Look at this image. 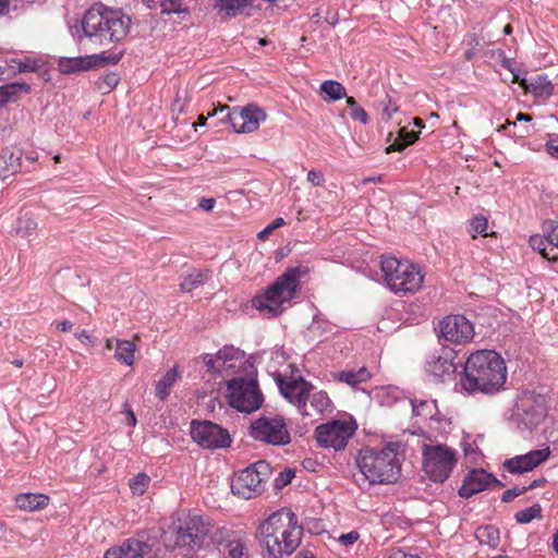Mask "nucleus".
Masks as SVG:
<instances>
[{
  "label": "nucleus",
  "instance_id": "f257e3e1",
  "mask_svg": "<svg viewBox=\"0 0 558 558\" xmlns=\"http://www.w3.org/2000/svg\"><path fill=\"white\" fill-rule=\"evenodd\" d=\"M229 530L218 526L199 510L177 511V557L203 558L201 551L227 541Z\"/></svg>",
  "mask_w": 558,
  "mask_h": 558
},
{
  "label": "nucleus",
  "instance_id": "f03ea898",
  "mask_svg": "<svg viewBox=\"0 0 558 558\" xmlns=\"http://www.w3.org/2000/svg\"><path fill=\"white\" fill-rule=\"evenodd\" d=\"M506 380L504 359L493 350H478L466 359L458 386L466 396H492L504 389Z\"/></svg>",
  "mask_w": 558,
  "mask_h": 558
},
{
  "label": "nucleus",
  "instance_id": "7ed1b4c3",
  "mask_svg": "<svg viewBox=\"0 0 558 558\" xmlns=\"http://www.w3.org/2000/svg\"><path fill=\"white\" fill-rule=\"evenodd\" d=\"M303 529L298 524L296 514L282 508L260 522L257 538L268 555L281 558L291 555L301 544Z\"/></svg>",
  "mask_w": 558,
  "mask_h": 558
},
{
  "label": "nucleus",
  "instance_id": "20e7f679",
  "mask_svg": "<svg viewBox=\"0 0 558 558\" xmlns=\"http://www.w3.org/2000/svg\"><path fill=\"white\" fill-rule=\"evenodd\" d=\"M130 25L131 19L128 15L102 3L92 5L81 20L82 36L100 46L125 38Z\"/></svg>",
  "mask_w": 558,
  "mask_h": 558
},
{
  "label": "nucleus",
  "instance_id": "39448f33",
  "mask_svg": "<svg viewBox=\"0 0 558 558\" xmlns=\"http://www.w3.org/2000/svg\"><path fill=\"white\" fill-rule=\"evenodd\" d=\"M310 274L305 265L289 267L275 282L267 288L264 294L253 299V305L259 312L269 316H278L283 305L295 298L300 279Z\"/></svg>",
  "mask_w": 558,
  "mask_h": 558
},
{
  "label": "nucleus",
  "instance_id": "423d86ee",
  "mask_svg": "<svg viewBox=\"0 0 558 558\" xmlns=\"http://www.w3.org/2000/svg\"><path fill=\"white\" fill-rule=\"evenodd\" d=\"M310 274L305 265L289 267L275 282L267 288L264 294L253 299V305L259 312L269 316H278L283 305L295 298L300 279Z\"/></svg>",
  "mask_w": 558,
  "mask_h": 558
},
{
  "label": "nucleus",
  "instance_id": "0eeeda50",
  "mask_svg": "<svg viewBox=\"0 0 558 558\" xmlns=\"http://www.w3.org/2000/svg\"><path fill=\"white\" fill-rule=\"evenodd\" d=\"M398 444H389L380 450L364 448L360 451L357 466L371 484L395 483L400 476L401 464Z\"/></svg>",
  "mask_w": 558,
  "mask_h": 558
},
{
  "label": "nucleus",
  "instance_id": "6e6552de",
  "mask_svg": "<svg viewBox=\"0 0 558 558\" xmlns=\"http://www.w3.org/2000/svg\"><path fill=\"white\" fill-rule=\"evenodd\" d=\"M380 269L387 287L395 293H414L422 287L424 277L421 270L410 262L383 256Z\"/></svg>",
  "mask_w": 558,
  "mask_h": 558
},
{
  "label": "nucleus",
  "instance_id": "1a4fd4ad",
  "mask_svg": "<svg viewBox=\"0 0 558 558\" xmlns=\"http://www.w3.org/2000/svg\"><path fill=\"white\" fill-rule=\"evenodd\" d=\"M422 454L423 470L436 483L446 481L457 463V451L442 444L424 445Z\"/></svg>",
  "mask_w": 558,
  "mask_h": 558
},
{
  "label": "nucleus",
  "instance_id": "9d476101",
  "mask_svg": "<svg viewBox=\"0 0 558 558\" xmlns=\"http://www.w3.org/2000/svg\"><path fill=\"white\" fill-rule=\"evenodd\" d=\"M229 404L243 413L257 411L264 397L254 378L235 377L227 383Z\"/></svg>",
  "mask_w": 558,
  "mask_h": 558
},
{
  "label": "nucleus",
  "instance_id": "9b49d317",
  "mask_svg": "<svg viewBox=\"0 0 558 558\" xmlns=\"http://www.w3.org/2000/svg\"><path fill=\"white\" fill-rule=\"evenodd\" d=\"M271 468L266 461H258L242 470L232 481L231 490L244 499L260 495L270 477Z\"/></svg>",
  "mask_w": 558,
  "mask_h": 558
},
{
  "label": "nucleus",
  "instance_id": "f8f14e48",
  "mask_svg": "<svg viewBox=\"0 0 558 558\" xmlns=\"http://www.w3.org/2000/svg\"><path fill=\"white\" fill-rule=\"evenodd\" d=\"M250 436L272 446H286L291 442L286 420L279 414H262L254 420L250 426Z\"/></svg>",
  "mask_w": 558,
  "mask_h": 558
},
{
  "label": "nucleus",
  "instance_id": "ddd939ff",
  "mask_svg": "<svg viewBox=\"0 0 558 558\" xmlns=\"http://www.w3.org/2000/svg\"><path fill=\"white\" fill-rule=\"evenodd\" d=\"M190 434L195 442L206 449L227 448L232 441L227 429L210 421H192Z\"/></svg>",
  "mask_w": 558,
  "mask_h": 558
},
{
  "label": "nucleus",
  "instance_id": "4468645a",
  "mask_svg": "<svg viewBox=\"0 0 558 558\" xmlns=\"http://www.w3.org/2000/svg\"><path fill=\"white\" fill-rule=\"evenodd\" d=\"M355 428L356 425L353 422L331 421L317 426L315 437L319 446L341 450L353 436Z\"/></svg>",
  "mask_w": 558,
  "mask_h": 558
},
{
  "label": "nucleus",
  "instance_id": "2eb2a0df",
  "mask_svg": "<svg viewBox=\"0 0 558 558\" xmlns=\"http://www.w3.org/2000/svg\"><path fill=\"white\" fill-rule=\"evenodd\" d=\"M281 395L293 405L303 416H312V412L307 409V397L315 387L304 378H290L277 380Z\"/></svg>",
  "mask_w": 558,
  "mask_h": 558
},
{
  "label": "nucleus",
  "instance_id": "dca6fc26",
  "mask_svg": "<svg viewBox=\"0 0 558 558\" xmlns=\"http://www.w3.org/2000/svg\"><path fill=\"white\" fill-rule=\"evenodd\" d=\"M226 119L236 133H251L259 128L260 122L266 120V113L255 105H247L242 108L227 110Z\"/></svg>",
  "mask_w": 558,
  "mask_h": 558
},
{
  "label": "nucleus",
  "instance_id": "f3484780",
  "mask_svg": "<svg viewBox=\"0 0 558 558\" xmlns=\"http://www.w3.org/2000/svg\"><path fill=\"white\" fill-rule=\"evenodd\" d=\"M243 354L240 349L233 345H225L216 354L207 353L202 355L201 359L208 373L225 377L235 367L234 362L242 360Z\"/></svg>",
  "mask_w": 558,
  "mask_h": 558
},
{
  "label": "nucleus",
  "instance_id": "a211bd4d",
  "mask_svg": "<svg viewBox=\"0 0 558 558\" xmlns=\"http://www.w3.org/2000/svg\"><path fill=\"white\" fill-rule=\"evenodd\" d=\"M439 327L441 337L451 343H466L474 336L473 325L462 315L445 317Z\"/></svg>",
  "mask_w": 558,
  "mask_h": 558
},
{
  "label": "nucleus",
  "instance_id": "6ab92c4d",
  "mask_svg": "<svg viewBox=\"0 0 558 558\" xmlns=\"http://www.w3.org/2000/svg\"><path fill=\"white\" fill-rule=\"evenodd\" d=\"M517 408L526 424L538 425L546 416L547 401L542 393L523 391L517 400Z\"/></svg>",
  "mask_w": 558,
  "mask_h": 558
},
{
  "label": "nucleus",
  "instance_id": "aec40b11",
  "mask_svg": "<svg viewBox=\"0 0 558 558\" xmlns=\"http://www.w3.org/2000/svg\"><path fill=\"white\" fill-rule=\"evenodd\" d=\"M105 558H155V554L148 543L132 537L118 547L109 548Z\"/></svg>",
  "mask_w": 558,
  "mask_h": 558
},
{
  "label": "nucleus",
  "instance_id": "412c9836",
  "mask_svg": "<svg viewBox=\"0 0 558 558\" xmlns=\"http://www.w3.org/2000/svg\"><path fill=\"white\" fill-rule=\"evenodd\" d=\"M502 484L493 475L484 470H472L463 481L462 486L459 489V495L463 498H470L473 495L481 493L487 488L490 484Z\"/></svg>",
  "mask_w": 558,
  "mask_h": 558
},
{
  "label": "nucleus",
  "instance_id": "4be33fe9",
  "mask_svg": "<svg viewBox=\"0 0 558 558\" xmlns=\"http://www.w3.org/2000/svg\"><path fill=\"white\" fill-rule=\"evenodd\" d=\"M549 448L532 450L525 454L517 456L505 462V468L510 473H524L532 471L549 457Z\"/></svg>",
  "mask_w": 558,
  "mask_h": 558
},
{
  "label": "nucleus",
  "instance_id": "5701e85b",
  "mask_svg": "<svg viewBox=\"0 0 558 558\" xmlns=\"http://www.w3.org/2000/svg\"><path fill=\"white\" fill-rule=\"evenodd\" d=\"M426 372L435 383L450 379L457 372V366L449 356L433 355L426 362Z\"/></svg>",
  "mask_w": 558,
  "mask_h": 558
},
{
  "label": "nucleus",
  "instance_id": "b1692460",
  "mask_svg": "<svg viewBox=\"0 0 558 558\" xmlns=\"http://www.w3.org/2000/svg\"><path fill=\"white\" fill-rule=\"evenodd\" d=\"M213 9L222 20L233 19L248 8H252L255 0H209Z\"/></svg>",
  "mask_w": 558,
  "mask_h": 558
},
{
  "label": "nucleus",
  "instance_id": "393cba45",
  "mask_svg": "<svg viewBox=\"0 0 558 558\" xmlns=\"http://www.w3.org/2000/svg\"><path fill=\"white\" fill-rule=\"evenodd\" d=\"M102 61L98 59L97 56H86V57H73L66 58L62 57L58 61V69L63 74H71L81 71H88Z\"/></svg>",
  "mask_w": 558,
  "mask_h": 558
},
{
  "label": "nucleus",
  "instance_id": "a878e982",
  "mask_svg": "<svg viewBox=\"0 0 558 558\" xmlns=\"http://www.w3.org/2000/svg\"><path fill=\"white\" fill-rule=\"evenodd\" d=\"M22 151L19 148H5L0 153V178L7 179L21 169Z\"/></svg>",
  "mask_w": 558,
  "mask_h": 558
},
{
  "label": "nucleus",
  "instance_id": "bb28decb",
  "mask_svg": "<svg viewBox=\"0 0 558 558\" xmlns=\"http://www.w3.org/2000/svg\"><path fill=\"white\" fill-rule=\"evenodd\" d=\"M525 93H531L537 98L548 99L554 92V85L544 75H537L536 77L527 81L525 78H521L518 83Z\"/></svg>",
  "mask_w": 558,
  "mask_h": 558
},
{
  "label": "nucleus",
  "instance_id": "cd10ccee",
  "mask_svg": "<svg viewBox=\"0 0 558 558\" xmlns=\"http://www.w3.org/2000/svg\"><path fill=\"white\" fill-rule=\"evenodd\" d=\"M38 227L35 214L29 209H21L16 218L14 230L22 238L32 235Z\"/></svg>",
  "mask_w": 558,
  "mask_h": 558
},
{
  "label": "nucleus",
  "instance_id": "c85d7f7f",
  "mask_svg": "<svg viewBox=\"0 0 558 558\" xmlns=\"http://www.w3.org/2000/svg\"><path fill=\"white\" fill-rule=\"evenodd\" d=\"M15 504L22 510L35 511L47 507L49 497L44 494H21L16 496Z\"/></svg>",
  "mask_w": 558,
  "mask_h": 558
},
{
  "label": "nucleus",
  "instance_id": "c756f323",
  "mask_svg": "<svg viewBox=\"0 0 558 558\" xmlns=\"http://www.w3.org/2000/svg\"><path fill=\"white\" fill-rule=\"evenodd\" d=\"M208 279V272L201 269H192L186 275L182 276V281L179 287L182 292H191L194 289L203 286Z\"/></svg>",
  "mask_w": 558,
  "mask_h": 558
},
{
  "label": "nucleus",
  "instance_id": "7c9ffc66",
  "mask_svg": "<svg viewBox=\"0 0 558 558\" xmlns=\"http://www.w3.org/2000/svg\"><path fill=\"white\" fill-rule=\"evenodd\" d=\"M31 87L24 83H10L0 86V108L17 99L21 93H28Z\"/></svg>",
  "mask_w": 558,
  "mask_h": 558
},
{
  "label": "nucleus",
  "instance_id": "2f4dec72",
  "mask_svg": "<svg viewBox=\"0 0 558 558\" xmlns=\"http://www.w3.org/2000/svg\"><path fill=\"white\" fill-rule=\"evenodd\" d=\"M320 92L324 94L323 99L327 102L337 101L342 98H347V92L344 86L333 80H327L322 83Z\"/></svg>",
  "mask_w": 558,
  "mask_h": 558
},
{
  "label": "nucleus",
  "instance_id": "473e14b6",
  "mask_svg": "<svg viewBox=\"0 0 558 558\" xmlns=\"http://www.w3.org/2000/svg\"><path fill=\"white\" fill-rule=\"evenodd\" d=\"M8 68L17 70L19 72H35L38 69V63L36 60L31 58H25L24 60L11 59L10 61H5L4 64H0V80L5 77Z\"/></svg>",
  "mask_w": 558,
  "mask_h": 558
},
{
  "label": "nucleus",
  "instance_id": "72a5a7b5",
  "mask_svg": "<svg viewBox=\"0 0 558 558\" xmlns=\"http://www.w3.org/2000/svg\"><path fill=\"white\" fill-rule=\"evenodd\" d=\"M371 378V373L366 367H361L359 369H344L339 373L338 379L342 383H345L352 387L357 384L365 383Z\"/></svg>",
  "mask_w": 558,
  "mask_h": 558
},
{
  "label": "nucleus",
  "instance_id": "f704fd0d",
  "mask_svg": "<svg viewBox=\"0 0 558 558\" xmlns=\"http://www.w3.org/2000/svg\"><path fill=\"white\" fill-rule=\"evenodd\" d=\"M134 353H135V344L130 340H117V348L114 357L128 365L132 366L134 364Z\"/></svg>",
  "mask_w": 558,
  "mask_h": 558
},
{
  "label": "nucleus",
  "instance_id": "c9c22d12",
  "mask_svg": "<svg viewBox=\"0 0 558 558\" xmlns=\"http://www.w3.org/2000/svg\"><path fill=\"white\" fill-rule=\"evenodd\" d=\"M475 537L481 544L496 548L499 544V530L494 525L480 526L475 531Z\"/></svg>",
  "mask_w": 558,
  "mask_h": 558
},
{
  "label": "nucleus",
  "instance_id": "e433bc0d",
  "mask_svg": "<svg viewBox=\"0 0 558 558\" xmlns=\"http://www.w3.org/2000/svg\"><path fill=\"white\" fill-rule=\"evenodd\" d=\"M307 400H310L312 415L323 414L331 405V401H330L328 395L324 390H319V391L313 390L310 393V396L307 397Z\"/></svg>",
  "mask_w": 558,
  "mask_h": 558
},
{
  "label": "nucleus",
  "instance_id": "4c0bfd02",
  "mask_svg": "<svg viewBox=\"0 0 558 558\" xmlns=\"http://www.w3.org/2000/svg\"><path fill=\"white\" fill-rule=\"evenodd\" d=\"M417 140V133L411 131H407L405 129H401L399 132V136L396 141L386 148V151L389 154L391 151H401L408 145L414 143Z\"/></svg>",
  "mask_w": 558,
  "mask_h": 558
},
{
  "label": "nucleus",
  "instance_id": "58836bf2",
  "mask_svg": "<svg viewBox=\"0 0 558 558\" xmlns=\"http://www.w3.org/2000/svg\"><path fill=\"white\" fill-rule=\"evenodd\" d=\"M174 384V367L170 368L165 376L156 383L155 395L160 400H166L170 395V388Z\"/></svg>",
  "mask_w": 558,
  "mask_h": 558
},
{
  "label": "nucleus",
  "instance_id": "ea45409f",
  "mask_svg": "<svg viewBox=\"0 0 558 558\" xmlns=\"http://www.w3.org/2000/svg\"><path fill=\"white\" fill-rule=\"evenodd\" d=\"M412 412L416 416H423L425 418L433 417L437 407L433 400H411Z\"/></svg>",
  "mask_w": 558,
  "mask_h": 558
},
{
  "label": "nucleus",
  "instance_id": "a19ab883",
  "mask_svg": "<svg viewBox=\"0 0 558 558\" xmlns=\"http://www.w3.org/2000/svg\"><path fill=\"white\" fill-rule=\"evenodd\" d=\"M225 110H229V107L227 105L219 106V108H216L211 112H208L207 117H205L204 114H199L198 120L196 122H191L187 119H185L181 121V129L186 128L190 131V133H196L197 126L205 125L208 117H214L215 114H217L218 111L223 112Z\"/></svg>",
  "mask_w": 558,
  "mask_h": 558
},
{
  "label": "nucleus",
  "instance_id": "79ce46f5",
  "mask_svg": "<svg viewBox=\"0 0 558 558\" xmlns=\"http://www.w3.org/2000/svg\"><path fill=\"white\" fill-rule=\"evenodd\" d=\"M228 555L225 558H248L247 548L240 539H231L226 544Z\"/></svg>",
  "mask_w": 558,
  "mask_h": 558
},
{
  "label": "nucleus",
  "instance_id": "37998d69",
  "mask_svg": "<svg viewBox=\"0 0 558 558\" xmlns=\"http://www.w3.org/2000/svg\"><path fill=\"white\" fill-rule=\"evenodd\" d=\"M149 483L150 477L148 475L138 473L130 480L129 486L134 495L142 496L148 488Z\"/></svg>",
  "mask_w": 558,
  "mask_h": 558
},
{
  "label": "nucleus",
  "instance_id": "c03bdc74",
  "mask_svg": "<svg viewBox=\"0 0 558 558\" xmlns=\"http://www.w3.org/2000/svg\"><path fill=\"white\" fill-rule=\"evenodd\" d=\"M541 506L536 504L521 511H518L514 518L518 523L525 524L531 522L533 519L541 517Z\"/></svg>",
  "mask_w": 558,
  "mask_h": 558
},
{
  "label": "nucleus",
  "instance_id": "a18cd8bd",
  "mask_svg": "<svg viewBox=\"0 0 558 558\" xmlns=\"http://www.w3.org/2000/svg\"><path fill=\"white\" fill-rule=\"evenodd\" d=\"M120 77L117 73H108L96 82L97 88L102 94L110 93L119 83Z\"/></svg>",
  "mask_w": 558,
  "mask_h": 558
},
{
  "label": "nucleus",
  "instance_id": "49530a36",
  "mask_svg": "<svg viewBox=\"0 0 558 558\" xmlns=\"http://www.w3.org/2000/svg\"><path fill=\"white\" fill-rule=\"evenodd\" d=\"M347 105L351 109L350 116L353 120L360 121L363 124L368 122V116L366 111L357 105L354 97H347Z\"/></svg>",
  "mask_w": 558,
  "mask_h": 558
},
{
  "label": "nucleus",
  "instance_id": "de8ad7c7",
  "mask_svg": "<svg viewBox=\"0 0 558 558\" xmlns=\"http://www.w3.org/2000/svg\"><path fill=\"white\" fill-rule=\"evenodd\" d=\"M529 243L534 251L539 252L542 255H548V246L550 245L547 241V234L545 236L538 234L532 235Z\"/></svg>",
  "mask_w": 558,
  "mask_h": 558
},
{
  "label": "nucleus",
  "instance_id": "09e8293b",
  "mask_svg": "<svg viewBox=\"0 0 558 558\" xmlns=\"http://www.w3.org/2000/svg\"><path fill=\"white\" fill-rule=\"evenodd\" d=\"M383 107V119L390 120L392 114L399 110V107L388 96L380 102Z\"/></svg>",
  "mask_w": 558,
  "mask_h": 558
},
{
  "label": "nucleus",
  "instance_id": "8fccbe9b",
  "mask_svg": "<svg viewBox=\"0 0 558 558\" xmlns=\"http://www.w3.org/2000/svg\"><path fill=\"white\" fill-rule=\"evenodd\" d=\"M283 218H276L270 225H268L265 229L258 232L257 236L259 240H266L269 234L276 230L277 228H280L284 225Z\"/></svg>",
  "mask_w": 558,
  "mask_h": 558
},
{
  "label": "nucleus",
  "instance_id": "3c124183",
  "mask_svg": "<svg viewBox=\"0 0 558 558\" xmlns=\"http://www.w3.org/2000/svg\"><path fill=\"white\" fill-rule=\"evenodd\" d=\"M471 226H472V229L476 233H481V234L487 235V233L485 231L487 229L488 221H487V219L485 217H483V216H475L472 219Z\"/></svg>",
  "mask_w": 558,
  "mask_h": 558
},
{
  "label": "nucleus",
  "instance_id": "603ef678",
  "mask_svg": "<svg viewBox=\"0 0 558 558\" xmlns=\"http://www.w3.org/2000/svg\"><path fill=\"white\" fill-rule=\"evenodd\" d=\"M360 538L357 531H350L349 533L341 534L338 541L341 545L348 547L353 545Z\"/></svg>",
  "mask_w": 558,
  "mask_h": 558
},
{
  "label": "nucleus",
  "instance_id": "864d4df0",
  "mask_svg": "<svg viewBox=\"0 0 558 558\" xmlns=\"http://www.w3.org/2000/svg\"><path fill=\"white\" fill-rule=\"evenodd\" d=\"M525 492H526V487L525 486H523V487H513V488L507 489V490L504 492V494L501 496V500L504 502H510L515 497L520 496L521 494H523Z\"/></svg>",
  "mask_w": 558,
  "mask_h": 558
},
{
  "label": "nucleus",
  "instance_id": "5fc2aeb1",
  "mask_svg": "<svg viewBox=\"0 0 558 558\" xmlns=\"http://www.w3.org/2000/svg\"><path fill=\"white\" fill-rule=\"evenodd\" d=\"M307 181L314 186H322L325 182V177L322 171L312 169L307 172Z\"/></svg>",
  "mask_w": 558,
  "mask_h": 558
},
{
  "label": "nucleus",
  "instance_id": "6e6d98bb",
  "mask_svg": "<svg viewBox=\"0 0 558 558\" xmlns=\"http://www.w3.org/2000/svg\"><path fill=\"white\" fill-rule=\"evenodd\" d=\"M294 477V472L292 470H286L279 474V477L276 478L277 486H284L291 483Z\"/></svg>",
  "mask_w": 558,
  "mask_h": 558
},
{
  "label": "nucleus",
  "instance_id": "4d7b16f0",
  "mask_svg": "<svg viewBox=\"0 0 558 558\" xmlns=\"http://www.w3.org/2000/svg\"><path fill=\"white\" fill-rule=\"evenodd\" d=\"M546 150L553 158L558 159V136L550 138L546 143Z\"/></svg>",
  "mask_w": 558,
  "mask_h": 558
},
{
  "label": "nucleus",
  "instance_id": "13d9d810",
  "mask_svg": "<svg viewBox=\"0 0 558 558\" xmlns=\"http://www.w3.org/2000/svg\"><path fill=\"white\" fill-rule=\"evenodd\" d=\"M547 241L549 245H555L558 248V223L550 226V230L547 232Z\"/></svg>",
  "mask_w": 558,
  "mask_h": 558
},
{
  "label": "nucleus",
  "instance_id": "bf43d9fd",
  "mask_svg": "<svg viewBox=\"0 0 558 558\" xmlns=\"http://www.w3.org/2000/svg\"><path fill=\"white\" fill-rule=\"evenodd\" d=\"M216 201L214 198L203 197L199 199L198 206L205 211H210L215 207Z\"/></svg>",
  "mask_w": 558,
  "mask_h": 558
},
{
  "label": "nucleus",
  "instance_id": "052dcab7",
  "mask_svg": "<svg viewBox=\"0 0 558 558\" xmlns=\"http://www.w3.org/2000/svg\"><path fill=\"white\" fill-rule=\"evenodd\" d=\"M191 3H195V0H187L185 2V5L183 7V4L181 3V0H177V9H175V12H177V15H181V14H187L189 11H190V4Z\"/></svg>",
  "mask_w": 558,
  "mask_h": 558
},
{
  "label": "nucleus",
  "instance_id": "680f3d73",
  "mask_svg": "<svg viewBox=\"0 0 558 558\" xmlns=\"http://www.w3.org/2000/svg\"><path fill=\"white\" fill-rule=\"evenodd\" d=\"M177 133H181L184 135V140H181V143L191 141L192 138L195 137V134H196V133H190V131L186 128L181 129V122H178V121H177Z\"/></svg>",
  "mask_w": 558,
  "mask_h": 558
},
{
  "label": "nucleus",
  "instance_id": "e2e57ef3",
  "mask_svg": "<svg viewBox=\"0 0 558 558\" xmlns=\"http://www.w3.org/2000/svg\"><path fill=\"white\" fill-rule=\"evenodd\" d=\"M161 13L170 14L174 12V0H161L160 1Z\"/></svg>",
  "mask_w": 558,
  "mask_h": 558
},
{
  "label": "nucleus",
  "instance_id": "0e129e2a",
  "mask_svg": "<svg viewBox=\"0 0 558 558\" xmlns=\"http://www.w3.org/2000/svg\"><path fill=\"white\" fill-rule=\"evenodd\" d=\"M502 65L505 68H507L511 73H512V82L513 83H519L521 81L520 76H519V71L514 70L512 68V64H511V61L510 60H504L502 62Z\"/></svg>",
  "mask_w": 558,
  "mask_h": 558
},
{
  "label": "nucleus",
  "instance_id": "69168bd1",
  "mask_svg": "<svg viewBox=\"0 0 558 558\" xmlns=\"http://www.w3.org/2000/svg\"><path fill=\"white\" fill-rule=\"evenodd\" d=\"M124 413H125V424L128 426L134 427L137 423L134 412L131 409H126Z\"/></svg>",
  "mask_w": 558,
  "mask_h": 558
},
{
  "label": "nucleus",
  "instance_id": "338daca9",
  "mask_svg": "<svg viewBox=\"0 0 558 558\" xmlns=\"http://www.w3.org/2000/svg\"><path fill=\"white\" fill-rule=\"evenodd\" d=\"M75 337L82 342H93V337L87 330H82L75 333Z\"/></svg>",
  "mask_w": 558,
  "mask_h": 558
},
{
  "label": "nucleus",
  "instance_id": "774afa93",
  "mask_svg": "<svg viewBox=\"0 0 558 558\" xmlns=\"http://www.w3.org/2000/svg\"><path fill=\"white\" fill-rule=\"evenodd\" d=\"M72 327H73V324L70 320H66V319L57 324V328L60 331H63V332L71 331Z\"/></svg>",
  "mask_w": 558,
  "mask_h": 558
}]
</instances>
